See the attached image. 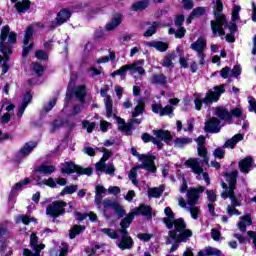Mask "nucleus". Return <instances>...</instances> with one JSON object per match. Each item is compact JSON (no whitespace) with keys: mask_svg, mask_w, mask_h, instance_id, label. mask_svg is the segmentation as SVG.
<instances>
[{"mask_svg":"<svg viewBox=\"0 0 256 256\" xmlns=\"http://www.w3.org/2000/svg\"><path fill=\"white\" fill-rule=\"evenodd\" d=\"M241 6L234 5L232 10V22L227 23L225 15H223V2L216 0L214 5L215 20L211 21V29L214 37H225L228 43H235V31H237L236 21H239V13Z\"/></svg>","mask_w":256,"mask_h":256,"instance_id":"nucleus-1","label":"nucleus"},{"mask_svg":"<svg viewBox=\"0 0 256 256\" xmlns=\"http://www.w3.org/2000/svg\"><path fill=\"white\" fill-rule=\"evenodd\" d=\"M237 175H239V172L237 170L226 173L225 179L227 183L229 184V187H227V184L225 182H222L221 185L224 189V191L221 194L222 199H228L230 198L231 205L227 206V214L232 217V215H241L239 210H237L235 207H241V201H243V196L241 194H235V185L237 184Z\"/></svg>","mask_w":256,"mask_h":256,"instance_id":"nucleus-2","label":"nucleus"},{"mask_svg":"<svg viewBox=\"0 0 256 256\" xmlns=\"http://www.w3.org/2000/svg\"><path fill=\"white\" fill-rule=\"evenodd\" d=\"M16 42L17 33L11 32L9 26L2 27L0 34V51L4 55L3 58L0 56V63H2V75L9 73V69H11V64H9V55L13 53L11 45H15Z\"/></svg>","mask_w":256,"mask_h":256,"instance_id":"nucleus-3","label":"nucleus"},{"mask_svg":"<svg viewBox=\"0 0 256 256\" xmlns=\"http://www.w3.org/2000/svg\"><path fill=\"white\" fill-rule=\"evenodd\" d=\"M176 229L177 230H170L169 237L166 239V245H171L173 241H175L170 248V253H175V251L179 249L180 243H187V240L193 237V232L187 229V224L181 220L177 221Z\"/></svg>","mask_w":256,"mask_h":256,"instance_id":"nucleus-4","label":"nucleus"},{"mask_svg":"<svg viewBox=\"0 0 256 256\" xmlns=\"http://www.w3.org/2000/svg\"><path fill=\"white\" fill-rule=\"evenodd\" d=\"M205 191V187L200 186L198 188H193L188 190L186 196H187V202L184 198H179L178 203L179 206L183 209H186L191 214L192 219H199V208L195 205H197V202L199 201V195Z\"/></svg>","mask_w":256,"mask_h":256,"instance_id":"nucleus-5","label":"nucleus"},{"mask_svg":"<svg viewBox=\"0 0 256 256\" xmlns=\"http://www.w3.org/2000/svg\"><path fill=\"white\" fill-rule=\"evenodd\" d=\"M225 93V86H215L214 91L209 90L208 93H206V96L204 98L196 97L194 100L195 109L197 111H201V108L203 107V103L206 105L211 103H217L219 101V97Z\"/></svg>","mask_w":256,"mask_h":256,"instance_id":"nucleus-6","label":"nucleus"},{"mask_svg":"<svg viewBox=\"0 0 256 256\" xmlns=\"http://www.w3.org/2000/svg\"><path fill=\"white\" fill-rule=\"evenodd\" d=\"M153 135L155 137H152L151 135L144 133L142 134V140L144 143H153L157 146L158 149H163V141L164 143H171V139H173V136H171V132L167 130H153Z\"/></svg>","mask_w":256,"mask_h":256,"instance_id":"nucleus-7","label":"nucleus"},{"mask_svg":"<svg viewBox=\"0 0 256 256\" xmlns=\"http://www.w3.org/2000/svg\"><path fill=\"white\" fill-rule=\"evenodd\" d=\"M185 165L191 169L194 175H196V179H198V181H205L207 185L211 184L209 174L203 170V167H201V161L199 158H189L185 162Z\"/></svg>","mask_w":256,"mask_h":256,"instance_id":"nucleus-8","label":"nucleus"},{"mask_svg":"<svg viewBox=\"0 0 256 256\" xmlns=\"http://www.w3.org/2000/svg\"><path fill=\"white\" fill-rule=\"evenodd\" d=\"M131 153L134 157H137L138 161H142V169H145L146 171H151V173H155V171H157V167H155L154 155L139 154V152H137V149L135 148H131Z\"/></svg>","mask_w":256,"mask_h":256,"instance_id":"nucleus-9","label":"nucleus"},{"mask_svg":"<svg viewBox=\"0 0 256 256\" xmlns=\"http://www.w3.org/2000/svg\"><path fill=\"white\" fill-rule=\"evenodd\" d=\"M60 171L65 175H71L73 173H79L80 175H92V168H82L81 166L75 165L73 162H64L60 164Z\"/></svg>","mask_w":256,"mask_h":256,"instance_id":"nucleus-10","label":"nucleus"},{"mask_svg":"<svg viewBox=\"0 0 256 256\" xmlns=\"http://www.w3.org/2000/svg\"><path fill=\"white\" fill-rule=\"evenodd\" d=\"M135 215H151V208L146 205H140L135 208L131 213H129L123 221L120 223L121 227H129L133 220L135 219Z\"/></svg>","mask_w":256,"mask_h":256,"instance_id":"nucleus-11","label":"nucleus"},{"mask_svg":"<svg viewBox=\"0 0 256 256\" xmlns=\"http://www.w3.org/2000/svg\"><path fill=\"white\" fill-rule=\"evenodd\" d=\"M67 207V202L65 201H54L46 209V215L57 219L60 215H65V208Z\"/></svg>","mask_w":256,"mask_h":256,"instance_id":"nucleus-12","label":"nucleus"},{"mask_svg":"<svg viewBox=\"0 0 256 256\" xmlns=\"http://www.w3.org/2000/svg\"><path fill=\"white\" fill-rule=\"evenodd\" d=\"M30 246L32 247L34 252L29 249H24V256H40L41 251L45 249V244L39 243V237H37V234L35 233H32L30 235Z\"/></svg>","mask_w":256,"mask_h":256,"instance_id":"nucleus-13","label":"nucleus"},{"mask_svg":"<svg viewBox=\"0 0 256 256\" xmlns=\"http://www.w3.org/2000/svg\"><path fill=\"white\" fill-rule=\"evenodd\" d=\"M164 213L166 217L163 218V223L166 225L167 229H173L174 227V231H177V221L185 223L183 218L175 219V213H173L171 207H166Z\"/></svg>","mask_w":256,"mask_h":256,"instance_id":"nucleus-14","label":"nucleus"},{"mask_svg":"<svg viewBox=\"0 0 256 256\" xmlns=\"http://www.w3.org/2000/svg\"><path fill=\"white\" fill-rule=\"evenodd\" d=\"M117 123H118V129L119 131H122V133H126L129 135L131 133L132 129H135L136 125H141V119L132 118L128 123H125V120L121 119L120 117L114 116Z\"/></svg>","mask_w":256,"mask_h":256,"instance_id":"nucleus-15","label":"nucleus"},{"mask_svg":"<svg viewBox=\"0 0 256 256\" xmlns=\"http://www.w3.org/2000/svg\"><path fill=\"white\" fill-rule=\"evenodd\" d=\"M127 228L128 227H122V229L120 230L122 237L120 240L117 241V245L122 251H125V249H131L133 247V238L129 236Z\"/></svg>","mask_w":256,"mask_h":256,"instance_id":"nucleus-16","label":"nucleus"},{"mask_svg":"<svg viewBox=\"0 0 256 256\" xmlns=\"http://www.w3.org/2000/svg\"><path fill=\"white\" fill-rule=\"evenodd\" d=\"M107 93H109V85H105L101 88L100 95L104 98L106 116L113 117V99H111V96L107 95Z\"/></svg>","mask_w":256,"mask_h":256,"instance_id":"nucleus-17","label":"nucleus"},{"mask_svg":"<svg viewBox=\"0 0 256 256\" xmlns=\"http://www.w3.org/2000/svg\"><path fill=\"white\" fill-rule=\"evenodd\" d=\"M196 143L198 145V155L202 158V163H204V165H209V156H207V148L205 147V136H199L196 139Z\"/></svg>","mask_w":256,"mask_h":256,"instance_id":"nucleus-18","label":"nucleus"},{"mask_svg":"<svg viewBox=\"0 0 256 256\" xmlns=\"http://www.w3.org/2000/svg\"><path fill=\"white\" fill-rule=\"evenodd\" d=\"M32 37H33V27L29 26L26 29L24 34L22 57H27L31 49H33V43L29 44V41H31Z\"/></svg>","mask_w":256,"mask_h":256,"instance_id":"nucleus-19","label":"nucleus"},{"mask_svg":"<svg viewBox=\"0 0 256 256\" xmlns=\"http://www.w3.org/2000/svg\"><path fill=\"white\" fill-rule=\"evenodd\" d=\"M152 111L156 115L160 114V117H165V115H173V111H175V108H173V106L171 105L163 107L160 103L154 102L152 104Z\"/></svg>","mask_w":256,"mask_h":256,"instance_id":"nucleus-20","label":"nucleus"},{"mask_svg":"<svg viewBox=\"0 0 256 256\" xmlns=\"http://www.w3.org/2000/svg\"><path fill=\"white\" fill-rule=\"evenodd\" d=\"M144 65L145 60L143 59L137 60L132 64H128L131 75H140V77H143V75H145V68H143Z\"/></svg>","mask_w":256,"mask_h":256,"instance_id":"nucleus-21","label":"nucleus"},{"mask_svg":"<svg viewBox=\"0 0 256 256\" xmlns=\"http://www.w3.org/2000/svg\"><path fill=\"white\" fill-rule=\"evenodd\" d=\"M204 129L208 133H219L221 131V121L215 117L210 118L206 121Z\"/></svg>","mask_w":256,"mask_h":256,"instance_id":"nucleus-22","label":"nucleus"},{"mask_svg":"<svg viewBox=\"0 0 256 256\" xmlns=\"http://www.w3.org/2000/svg\"><path fill=\"white\" fill-rule=\"evenodd\" d=\"M69 19H71V11L69 9L60 10L56 17L55 27L67 23Z\"/></svg>","mask_w":256,"mask_h":256,"instance_id":"nucleus-23","label":"nucleus"},{"mask_svg":"<svg viewBox=\"0 0 256 256\" xmlns=\"http://www.w3.org/2000/svg\"><path fill=\"white\" fill-rule=\"evenodd\" d=\"M29 183H31V179L29 178H25L24 180L16 183L11 192H10V195H9V201H13V198L18 195L19 191H22L23 190V187L25 185H29Z\"/></svg>","mask_w":256,"mask_h":256,"instance_id":"nucleus-24","label":"nucleus"},{"mask_svg":"<svg viewBox=\"0 0 256 256\" xmlns=\"http://www.w3.org/2000/svg\"><path fill=\"white\" fill-rule=\"evenodd\" d=\"M96 170L103 171L106 173V175H110L113 177L115 175V166L113 163H103V162H97L96 163Z\"/></svg>","mask_w":256,"mask_h":256,"instance_id":"nucleus-25","label":"nucleus"},{"mask_svg":"<svg viewBox=\"0 0 256 256\" xmlns=\"http://www.w3.org/2000/svg\"><path fill=\"white\" fill-rule=\"evenodd\" d=\"M190 49L196 51V53L205 52V49H207V40H205V38H198L197 41L190 45Z\"/></svg>","mask_w":256,"mask_h":256,"instance_id":"nucleus-26","label":"nucleus"},{"mask_svg":"<svg viewBox=\"0 0 256 256\" xmlns=\"http://www.w3.org/2000/svg\"><path fill=\"white\" fill-rule=\"evenodd\" d=\"M73 95L80 103H85V97L87 96V88L85 85L76 86L73 90Z\"/></svg>","mask_w":256,"mask_h":256,"instance_id":"nucleus-27","label":"nucleus"},{"mask_svg":"<svg viewBox=\"0 0 256 256\" xmlns=\"http://www.w3.org/2000/svg\"><path fill=\"white\" fill-rule=\"evenodd\" d=\"M243 139H245V134H236L225 142L224 147L227 149H235V145H237L239 141H243Z\"/></svg>","mask_w":256,"mask_h":256,"instance_id":"nucleus-28","label":"nucleus"},{"mask_svg":"<svg viewBox=\"0 0 256 256\" xmlns=\"http://www.w3.org/2000/svg\"><path fill=\"white\" fill-rule=\"evenodd\" d=\"M35 147H37L36 142H28L24 144V146L20 149L18 155L20 157H28V155H31V153H33V149H35Z\"/></svg>","mask_w":256,"mask_h":256,"instance_id":"nucleus-29","label":"nucleus"},{"mask_svg":"<svg viewBox=\"0 0 256 256\" xmlns=\"http://www.w3.org/2000/svg\"><path fill=\"white\" fill-rule=\"evenodd\" d=\"M31 99H33V97L31 96V93L27 92L24 95L22 104L20 105V107L18 109L17 115H18L19 119H21V117H23V114L25 113V109H27V106L31 103Z\"/></svg>","mask_w":256,"mask_h":256,"instance_id":"nucleus-30","label":"nucleus"},{"mask_svg":"<svg viewBox=\"0 0 256 256\" xmlns=\"http://www.w3.org/2000/svg\"><path fill=\"white\" fill-rule=\"evenodd\" d=\"M123 21V16L121 14H116L113 16L112 20L106 25V31H113L121 25Z\"/></svg>","mask_w":256,"mask_h":256,"instance_id":"nucleus-31","label":"nucleus"},{"mask_svg":"<svg viewBox=\"0 0 256 256\" xmlns=\"http://www.w3.org/2000/svg\"><path fill=\"white\" fill-rule=\"evenodd\" d=\"M34 181H36V185H39V187H43V185H47V187H51L52 189L57 187V182H55V179L53 178L41 180V177L36 176L34 177Z\"/></svg>","mask_w":256,"mask_h":256,"instance_id":"nucleus-32","label":"nucleus"},{"mask_svg":"<svg viewBox=\"0 0 256 256\" xmlns=\"http://www.w3.org/2000/svg\"><path fill=\"white\" fill-rule=\"evenodd\" d=\"M198 256H221V250L208 246L198 252Z\"/></svg>","mask_w":256,"mask_h":256,"instance_id":"nucleus-33","label":"nucleus"},{"mask_svg":"<svg viewBox=\"0 0 256 256\" xmlns=\"http://www.w3.org/2000/svg\"><path fill=\"white\" fill-rule=\"evenodd\" d=\"M253 166V158L248 157L239 162L240 171L242 173H249L251 167Z\"/></svg>","mask_w":256,"mask_h":256,"instance_id":"nucleus-34","label":"nucleus"},{"mask_svg":"<svg viewBox=\"0 0 256 256\" xmlns=\"http://www.w3.org/2000/svg\"><path fill=\"white\" fill-rule=\"evenodd\" d=\"M215 115L223 121H231V113L229 110L223 107L215 108Z\"/></svg>","mask_w":256,"mask_h":256,"instance_id":"nucleus-35","label":"nucleus"},{"mask_svg":"<svg viewBox=\"0 0 256 256\" xmlns=\"http://www.w3.org/2000/svg\"><path fill=\"white\" fill-rule=\"evenodd\" d=\"M240 222H238V229H240L242 232L247 231V225H253V220H251V216L250 215H246V216H241L240 217Z\"/></svg>","mask_w":256,"mask_h":256,"instance_id":"nucleus-36","label":"nucleus"},{"mask_svg":"<svg viewBox=\"0 0 256 256\" xmlns=\"http://www.w3.org/2000/svg\"><path fill=\"white\" fill-rule=\"evenodd\" d=\"M15 9L18 13H26L31 9V2L29 0L18 1L15 3Z\"/></svg>","mask_w":256,"mask_h":256,"instance_id":"nucleus-37","label":"nucleus"},{"mask_svg":"<svg viewBox=\"0 0 256 256\" xmlns=\"http://www.w3.org/2000/svg\"><path fill=\"white\" fill-rule=\"evenodd\" d=\"M36 173H40L42 175H51V173H55L54 165H40L35 168Z\"/></svg>","mask_w":256,"mask_h":256,"instance_id":"nucleus-38","label":"nucleus"},{"mask_svg":"<svg viewBox=\"0 0 256 256\" xmlns=\"http://www.w3.org/2000/svg\"><path fill=\"white\" fill-rule=\"evenodd\" d=\"M77 189H79V187L75 184L66 186L60 192L59 196L60 197H65V195H73V193H77Z\"/></svg>","mask_w":256,"mask_h":256,"instance_id":"nucleus-39","label":"nucleus"},{"mask_svg":"<svg viewBox=\"0 0 256 256\" xmlns=\"http://www.w3.org/2000/svg\"><path fill=\"white\" fill-rule=\"evenodd\" d=\"M151 83L154 85H165L167 83V77L163 74H154L151 77Z\"/></svg>","mask_w":256,"mask_h":256,"instance_id":"nucleus-40","label":"nucleus"},{"mask_svg":"<svg viewBox=\"0 0 256 256\" xmlns=\"http://www.w3.org/2000/svg\"><path fill=\"white\" fill-rule=\"evenodd\" d=\"M165 191V187L160 186L158 188H149L148 189V197H155L156 199H159L161 197V194Z\"/></svg>","mask_w":256,"mask_h":256,"instance_id":"nucleus-41","label":"nucleus"},{"mask_svg":"<svg viewBox=\"0 0 256 256\" xmlns=\"http://www.w3.org/2000/svg\"><path fill=\"white\" fill-rule=\"evenodd\" d=\"M138 169H143V167H141V164L139 166L133 167L130 170V173L128 176L130 181L133 183V185H139V181L137 180V170Z\"/></svg>","mask_w":256,"mask_h":256,"instance_id":"nucleus-42","label":"nucleus"},{"mask_svg":"<svg viewBox=\"0 0 256 256\" xmlns=\"http://www.w3.org/2000/svg\"><path fill=\"white\" fill-rule=\"evenodd\" d=\"M189 143H193V139L185 137V138H176L174 140V146L181 148L185 147V145H189Z\"/></svg>","mask_w":256,"mask_h":256,"instance_id":"nucleus-43","label":"nucleus"},{"mask_svg":"<svg viewBox=\"0 0 256 256\" xmlns=\"http://www.w3.org/2000/svg\"><path fill=\"white\" fill-rule=\"evenodd\" d=\"M100 232L103 233V235H106L110 239H119V235L117 234V230L111 229V228H102L100 229Z\"/></svg>","mask_w":256,"mask_h":256,"instance_id":"nucleus-44","label":"nucleus"},{"mask_svg":"<svg viewBox=\"0 0 256 256\" xmlns=\"http://www.w3.org/2000/svg\"><path fill=\"white\" fill-rule=\"evenodd\" d=\"M148 45H149V47H154V49H156L157 51H167V48L169 47L167 45V43L160 42V41H158V42H155V41L149 42Z\"/></svg>","mask_w":256,"mask_h":256,"instance_id":"nucleus-45","label":"nucleus"},{"mask_svg":"<svg viewBox=\"0 0 256 256\" xmlns=\"http://www.w3.org/2000/svg\"><path fill=\"white\" fill-rule=\"evenodd\" d=\"M115 59H116L115 52H110L109 56H104L96 59V63L98 65H103V63H109L110 61H115Z\"/></svg>","mask_w":256,"mask_h":256,"instance_id":"nucleus-46","label":"nucleus"},{"mask_svg":"<svg viewBox=\"0 0 256 256\" xmlns=\"http://www.w3.org/2000/svg\"><path fill=\"white\" fill-rule=\"evenodd\" d=\"M147 7H149V1L147 0H142L132 5L133 11H143V9H147Z\"/></svg>","mask_w":256,"mask_h":256,"instance_id":"nucleus-47","label":"nucleus"},{"mask_svg":"<svg viewBox=\"0 0 256 256\" xmlns=\"http://www.w3.org/2000/svg\"><path fill=\"white\" fill-rule=\"evenodd\" d=\"M185 28L179 27L178 31H175V28L169 29V35H175L176 39H183L185 37Z\"/></svg>","mask_w":256,"mask_h":256,"instance_id":"nucleus-48","label":"nucleus"},{"mask_svg":"<svg viewBox=\"0 0 256 256\" xmlns=\"http://www.w3.org/2000/svg\"><path fill=\"white\" fill-rule=\"evenodd\" d=\"M85 231V226H73L72 229L70 230V239H75L77 235H80V233H83Z\"/></svg>","mask_w":256,"mask_h":256,"instance_id":"nucleus-49","label":"nucleus"},{"mask_svg":"<svg viewBox=\"0 0 256 256\" xmlns=\"http://www.w3.org/2000/svg\"><path fill=\"white\" fill-rule=\"evenodd\" d=\"M145 111V103L143 101L138 102V105L134 108L132 112V117H139Z\"/></svg>","mask_w":256,"mask_h":256,"instance_id":"nucleus-50","label":"nucleus"},{"mask_svg":"<svg viewBox=\"0 0 256 256\" xmlns=\"http://www.w3.org/2000/svg\"><path fill=\"white\" fill-rule=\"evenodd\" d=\"M61 127H65V123L63 122V120L62 119L55 120L50 126V131L51 133H55V131H59Z\"/></svg>","mask_w":256,"mask_h":256,"instance_id":"nucleus-51","label":"nucleus"},{"mask_svg":"<svg viewBox=\"0 0 256 256\" xmlns=\"http://www.w3.org/2000/svg\"><path fill=\"white\" fill-rule=\"evenodd\" d=\"M99 151H101V153H103V156L100 159L99 163H106V161H108V159H110L111 156L113 155V152H111L107 148H100Z\"/></svg>","mask_w":256,"mask_h":256,"instance_id":"nucleus-52","label":"nucleus"},{"mask_svg":"<svg viewBox=\"0 0 256 256\" xmlns=\"http://www.w3.org/2000/svg\"><path fill=\"white\" fill-rule=\"evenodd\" d=\"M35 221V218H31V216H18L16 219V223H23L24 225H29L30 223H33Z\"/></svg>","mask_w":256,"mask_h":256,"instance_id":"nucleus-53","label":"nucleus"},{"mask_svg":"<svg viewBox=\"0 0 256 256\" xmlns=\"http://www.w3.org/2000/svg\"><path fill=\"white\" fill-rule=\"evenodd\" d=\"M95 125V122H89L88 120L82 121V129H86L87 133H93Z\"/></svg>","mask_w":256,"mask_h":256,"instance_id":"nucleus-54","label":"nucleus"},{"mask_svg":"<svg viewBox=\"0 0 256 256\" xmlns=\"http://www.w3.org/2000/svg\"><path fill=\"white\" fill-rule=\"evenodd\" d=\"M231 119L235 117L236 119H241L243 117V109L242 108H233L230 110Z\"/></svg>","mask_w":256,"mask_h":256,"instance_id":"nucleus-55","label":"nucleus"},{"mask_svg":"<svg viewBox=\"0 0 256 256\" xmlns=\"http://www.w3.org/2000/svg\"><path fill=\"white\" fill-rule=\"evenodd\" d=\"M173 59H175V54L166 56L162 62L163 67H173Z\"/></svg>","mask_w":256,"mask_h":256,"instance_id":"nucleus-56","label":"nucleus"},{"mask_svg":"<svg viewBox=\"0 0 256 256\" xmlns=\"http://www.w3.org/2000/svg\"><path fill=\"white\" fill-rule=\"evenodd\" d=\"M103 205H104L103 211H104V213H107L108 209H111L113 211V206L117 205V203H115L109 199H106L103 201Z\"/></svg>","mask_w":256,"mask_h":256,"instance_id":"nucleus-57","label":"nucleus"},{"mask_svg":"<svg viewBox=\"0 0 256 256\" xmlns=\"http://www.w3.org/2000/svg\"><path fill=\"white\" fill-rule=\"evenodd\" d=\"M112 211L115 212L116 215H118V217H123L125 215V209H123V207L120 206L119 204H115V206H113Z\"/></svg>","mask_w":256,"mask_h":256,"instance_id":"nucleus-58","label":"nucleus"},{"mask_svg":"<svg viewBox=\"0 0 256 256\" xmlns=\"http://www.w3.org/2000/svg\"><path fill=\"white\" fill-rule=\"evenodd\" d=\"M205 7H198L192 11V17H201L202 15H205Z\"/></svg>","mask_w":256,"mask_h":256,"instance_id":"nucleus-59","label":"nucleus"},{"mask_svg":"<svg viewBox=\"0 0 256 256\" xmlns=\"http://www.w3.org/2000/svg\"><path fill=\"white\" fill-rule=\"evenodd\" d=\"M32 69L34 72H36V75H38V77H40V75H43V66H41V64L33 63Z\"/></svg>","mask_w":256,"mask_h":256,"instance_id":"nucleus-60","label":"nucleus"},{"mask_svg":"<svg viewBox=\"0 0 256 256\" xmlns=\"http://www.w3.org/2000/svg\"><path fill=\"white\" fill-rule=\"evenodd\" d=\"M35 57H36V59L46 61V59L49 58V55H47L46 52L43 51V50H37L36 53H35Z\"/></svg>","mask_w":256,"mask_h":256,"instance_id":"nucleus-61","label":"nucleus"},{"mask_svg":"<svg viewBox=\"0 0 256 256\" xmlns=\"http://www.w3.org/2000/svg\"><path fill=\"white\" fill-rule=\"evenodd\" d=\"M138 239H140V241H144L145 243H147V241H151L153 234H149V233H140L137 235Z\"/></svg>","mask_w":256,"mask_h":256,"instance_id":"nucleus-62","label":"nucleus"},{"mask_svg":"<svg viewBox=\"0 0 256 256\" xmlns=\"http://www.w3.org/2000/svg\"><path fill=\"white\" fill-rule=\"evenodd\" d=\"M220 76L222 79H227L228 77H231V68L229 67H224L220 71Z\"/></svg>","mask_w":256,"mask_h":256,"instance_id":"nucleus-63","label":"nucleus"},{"mask_svg":"<svg viewBox=\"0 0 256 256\" xmlns=\"http://www.w3.org/2000/svg\"><path fill=\"white\" fill-rule=\"evenodd\" d=\"M213 155L216 159H223L225 157V150L216 148L213 152Z\"/></svg>","mask_w":256,"mask_h":256,"instance_id":"nucleus-64","label":"nucleus"}]
</instances>
